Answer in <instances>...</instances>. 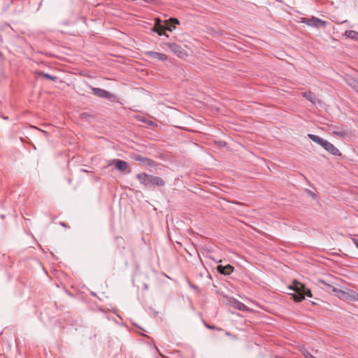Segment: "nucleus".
I'll use <instances>...</instances> for the list:
<instances>
[{
  "instance_id": "nucleus-16",
  "label": "nucleus",
  "mask_w": 358,
  "mask_h": 358,
  "mask_svg": "<svg viewBox=\"0 0 358 358\" xmlns=\"http://www.w3.org/2000/svg\"><path fill=\"white\" fill-rule=\"evenodd\" d=\"M308 136L310 140H312L313 142L319 144L322 147L324 141H326V140L323 139L322 138L320 137L319 136H317L315 134H308Z\"/></svg>"
},
{
  "instance_id": "nucleus-8",
  "label": "nucleus",
  "mask_w": 358,
  "mask_h": 358,
  "mask_svg": "<svg viewBox=\"0 0 358 358\" xmlns=\"http://www.w3.org/2000/svg\"><path fill=\"white\" fill-rule=\"evenodd\" d=\"M322 148L333 155L340 156L341 155L339 150L327 140L324 141Z\"/></svg>"
},
{
  "instance_id": "nucleus-25",
  "label": "nucleus",
  "mask_w": 358,
  "mask_h": 358,
  "mask_svg": "<svg viewBox=\"0 0 358 358\" xmlns=\"http://www.w3.org/2000/svg\"><path fill=\"white\" fill-rule=\"evenodd\" d=\"M355 243H356L357 246L358 247V241H355Z\"/></svg>"
},
{
  "instance_id": "nucleus-21",
  "label": "nucleus",
  "mask_w": 358,
  "mask_h": 358,
  "mask_svg": "<svg viewBox=\"0 0 358 358\" xmlns=\"http://www.w3.org/2000/svg\"><path fill=\"white\" fill-rule=\"evenodd\" d=\"M233 306L240 310H245L246 309V306L237 300L234 301Z\"/></svg>"
},
{
  "instance_id": "nucleus-2",
  "label": "nucleus",
  "mask_w": 358,
  "mask_h": 358,
  "mask_svg": "<svg viewBox=\"0 0 358 358\" xmlns=\"http://www.w3.org/2000/svg\"><path fill=\"white\" fill-rule=\"evenodd\" d=\"M136 178L140 183L145 187H161L164 186L166 182L160 177L149 175L145 173H141L136 175Z\"/></svg>"
},
{
  "instance_id": "nucleus-22",
  "label": "nucleus",
  "mask_w": 358,
  "mask_h": 358,
  "mask_svg": "<svg viewBox=\"0 0 358 358\" xmlns=\"http://www.w3.org/2000/svg\"><path fill=\"white\" fill-rule=\"evenodd\" d=\"M303 355L304 356L305 358H317L315 357V356H313L310 352H308V350H304L303 352Z\"/></svg>"
},
{
  "instance_id": "nucleus-14",
  "label": "nucleus",
  "mask_w": 358,
  "mask_h": 358,
  "mask_svg": "<svg viewBox=\"0 0 358 358\" xmlns=\"http://www.w3.org/2000/svg\"><path fill=\"white\" fill-rule=\"evenodd\" d=\"M331 128L332 133L336 136L343 138L348 135V132L347 130L340 129L336 126H333Z\"/></svg>"
},
{
  "instance_id": "nucleus-1",
  "label": "nucleus",
  "mask_w": 358,
  "mask_h": 358,
  "mask_svg": "<svg viewBox=\"0 0 358 358\" xmlns=\"http://www.w3.org/2000/svg\"><path fill=\"white\" fill-rule=\"evenodd\" d=\"M288 289L293 290L295 293L291 294L294 301L300 302L305 299V296L312 297V293L310 289L307 288L303 284L294 280L293 285L288 287Z\"/></svg>"
},
{
  "instance_id": "nucleus-3",
  "label": "nucleus",
  "mask_w": 358,
  "mask_h": 358,
  "mask_svg": "<svg viewBox=\"0 0 358 358\" xmlns=\"http://www.w3.org/2000/svg\"><path fill=\"white\" fill-rule=\"evenodd\" d=\"M333 292L341 300L350 301H358V293L352 289L347 291L338 288H333Z\"/></svg>"
},
{
  "instance_id": "nucleus-15",
  "label": "nucleus",
  "mask_w": 358,
  "mask_h": 358,
  "mask_svg": "<svg viewBox=\"0 0 358 358\" xmlns=\"http://www.w3.org/2000/svg\"><path fill=\"white\" fill-rule=\"evenodd\" d=\"M35 74L38 76H43L45 79L51 80L52 81H56L58 79L57 76H51L41 71H36Z\"/></svg>"
},
{
  "instance_id": "nucleus-27",
  "label": "nucleus",
  "mask_w": 358,
  "mask_h": 358,
  "mask_svg": "<svg viewBox=\"0 0 358 358\" xmlns=\"http://www.w3.org/2000/svg\"><path fill=\"white\" fill-rule=\"evenodd\" d=\"M3 119L8 120V117H4Z\"/></svg>"
},
{
  "instance_id": "nucleus-20",
  "label": "nucleus",
  "mask_w": 358,
  "mask_h": 358,
  "mask_svg": "<svg viewBox=\"0 0 358 358\" xmlns=\"http://www.w3.org/2000/svg\"><path fill=\"white\" fill-rule=\"evenodd\" d=\"M348 85L358 93V79H350Z\"/></svg>"
},
{
  "instance_id": "nucleus-17",
  "label": "nucleus",
  "mask_w": 358,
  "mask_h": 358,
  "mask_svg": "<svg viewBox=\"0 0 358 358\" xmlns=\"http://www.w3.org/2000/svg\"><path fill=\"white\" fill-rule=\"evenodd\" d=\"M318 284L326 291L327 292H333V288H335L332 285H329V283L326 282L324 280L319 279L318 280Z\"/></svg>"
},
{
  "instance_id": "nucleus-12",
  "label": "nucleus",
  "mask_w": 358,
  "mask_h": 358,
  "mask_svg": "<svg viewBox=\"0 0 358 358\" xmlns=\"http://www.w3.org/2000/svg\"><path fill=\"white\" fill-rule=\"evenodd\" d=\"M177 24H180V21L175 17H171L165 21L166 29L169 31H172L173 29L176 28V25Z\"/></svg>"
},
{
  "instance_id": "nucleus-7",
  "label": "nucleus",
  "mask_w": 358,
  "mask_h": 358,
  "mask_svg": "<svg viewBox=\"0 0 358 358\" xmlns=\"http://www.w3.org/2000/svg\"><path fill=\"white\" fill-rule=\"evenodd\" d=\"M132 159L136 162H139L142 163L144 166H152V167H154L156 166L155 161H153L152 159H151L150 158L143 157L142 155H141L139 154H134L132 155Z\"/></svg>"
},
{
  "instance_id": "nucleus-13",
  "label": "nucleus",
  "mask_w": 358,
  "mask_h": 358,
  "mask_svg": "<svg viewBox=\"0 0 358 358\" xmlns=\"http://www.w3.org/2000/svg\"><path fill=\"white\" fill-rule=\"evenodd\" d=\"M234 269V266L230 264L226 266L219 265L217 266V272L225 275H229L233 272Z\"/></svg>"
},
{
  "instance_id": "nucleus-19",
  "label": "nucleus",
  "mask_w": 358,
  "mask_h": 358,
  "mask_svg": "<svg viewBox=\"0 0 358 358\" xmlns=\"http://www.w3.org/2000/svg\"><path fill=\"white\" fill-rule=\"evenodd\" d=\"M303 96L312 103H315L316 99L315 94L310 91L303 92Z\"/></svg>"
},
{
  "instance_id": "nucleus-6",
  "label": "nucleus",
  "mask_w": 358,
  "mask_h": 358,
  "mask_svg": "<svg viewBox=\"0 0 358 358\" xmlns=\"http://www.w3.org/2000/svg\"><path fill=\"white\" fill-rule=\"evenodd\" d=\"M165 45L178 57L184 58L187 55L186 51L180 45L175 43L169 42L165 43Z\"/></svg>"
},
{
  "instance_id": "nucleus-23",
  "label": "nucleus",
  "mask_w": 358,
  "mask_h": 358,
  "mask_svg": "<svg viewBox=\"0 0 358 358\" xmlns=\"http://www.w3.org/2000/svg\"><path fill=\"white\" fill-rule=\"evenodd\" d=\"M204 324H205L206 327L209 329H216V327L215 326H211V325L207 324L205 322H204Z\"/></svg>"
},
{
  "instance_id": "nucleus-5",
  "label": "nucleus",
  "mask_w": 358,
  "mask_h": 358,
  "mask_svg": "<svg viewBox=\"0 0 358 358\" xmlns=\"http://www.w3.org/2000/svg\"><path fill=\"white\" fill-rule=\"evenodd\" d=\"M90 89L92 91L93 94L96 96L103 98L110 101H115L117 98L114 94H112L105 90L94 87H90Z\"/></svg>"
},
{
  "instance_id": "nucleus-26",
  "label": "nucleus",
  "mask_w": 358,
  "mask_h": 358,
  "mask_svg": "<svg viewBox=\"0 0 358 358\" xmlns=\"http://www.w3.org/2000/svg\"><path fill=\"white\" fill-rule=\"evenodd\" d=\"M148 285H145V289H148Z\"/></svg>"
},
{
  "instance_id": "nucleus-11",
  "label": "nucleus",
  "mask_w": 358,
  "mask_h": 358,
  "mask_svg": "<svg viewBox=\"0 0 358 358\" xmlns=\"http://www.w3.org/2000/svg\"><path fill=\"white\" fill-rule=\"evenodd\" d=\"M115 168L120 171H126L128 170L127 173H130L131 170L129 169V164L123 160L117 159L115 164Z\"/></svg>"
},
{
  "instance_id": "nucleus-24",
  "label": "nucleus",
  "mask_w": 358,
  "mask_h": 358,
  "mask_svg": "<svg viewBox=\"0 0 358 358\" xmlns=\"http://www.w3.org/2000/svg\"><path fill=\"white\" fill-rule=\"evenodd\" d=\"M59 224H60V225H62V227H66V223H64V222H61Z\"/></svg>"
},
{
  "instance_id": "nucleus-18",
  "label": "nucleus",
  "mask_w": 358,
  "mask_h": 358,
  "mask_svg": "<svg viewBox=\"0 0 358 358\" xmlns=\"http://www.w3.org/2000/svg\"><path fill=\"white\" fill-rule=\"evenodd\" d=\"M345 36L358 41V32L354 30H347L345 32Z\"/></svg>"
},
{
  "instance_id": "nucleus-4",
  "label": "nucleus",
  "mask_w": 358,
  "mask_h": 358,
  "mask_svg": "<svg viewBox=\"0 0 358 358\" xmlns=\"http://www.w3.org/2000/svg\"><path fill=\"white\" fill-rule=\"evenodd\" d=\"M301 22L303 24H306V25L312 27H315L317 29L320 28H326L329 22L327 21L322 20L320 18H317L316 17H311L310 18L304 17L302 18Z\"/></svg>"
},
{
  "instance_id": "nucleus-10",
  "label": "nucleus",
  "mask_w": 358,
  "mask_h": 358,
  "mask_svg": "<svg viewBox=\"0 0 358 358\" xmlns=\"http://www.w3.org/2000/svg\"><path fill=\"white\" fill-rule=\"evenodd\" d=\"M145 55L152 59H156L159 61H165L167 59V56L161 52H154V51H148L145 52Z\"/></svg>"
},
{
  "instance_id": "nucleus-9",
  "label": "nucleus",
  "mask_w": 358,
  "mask_h": 358,
  "mask_svg": "<svg viewBox=\"0 0 358 358\" xmlns=\"http://www.w3.org/2000/svg\"><path fill=\"white\" fill-rule=\"evenodd\" d=\"M155 21V26L152 29V31L157 33L159 36H164L168 38L169 35L165 32L166 30L165 26L159 24L161 20L159 18H157Z\"/></svg>"
}]
</instances>
